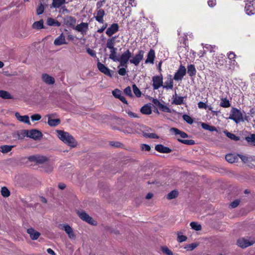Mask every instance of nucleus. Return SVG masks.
<instances>
[{"label": "nucleus", "instance_id": "cd10ccee", "mask_svg": "<svg viewBox=\"0 0 255 255\" xmlns=\"http://www.w3.org/2000/svg\"><path fill=\"white\" fill-rule=\"evenodd\" d=\"M66 3V0H52L51 6L55 8H58Z\"/></svg>", "mask_w": 255, "mask_h": 255}, {"label": "nucleus", "instance_id": "6e6552de", "mask_svg": "<svg viewBox=\"0 0 255 255\" xmlns=\"http://www.w3.org/2000/svg\"><path fill=\"white\" fill-rule=\"evenodd\" d=\"M144 53V51L142 50H139L138 53L129 60L130 63L134 64L135 66H137L143 59Z\"/></svg>", "mask_w": 255, "mask_h": 255}, {"label": "nucleus", "instance_id": "39448f33", "mask_svg": "<svg viewBox=\"0 0 255 255\" xmlns=\"http://www.w3.org/2000/svg\"><path fill=\"white\" fill-rule=\"evenodd\" d=\"M42 136V133L37 129L27 130V137L32 138L34 140H40Z\"/></svg>", "mask_w": 255, "mask_h": 255}, {"label": "nucleus", "instance_id": "3c124183", "mask_svg": "<svg viewBox=\"0 0 255 255\" xmlns=\"http://www.w3.org/2000/svg\"><path fill=\"white\" fill-rule=\"evenodd\" d=\"M161 251L165 254L167 255H173V253L171 251H170L167 247L166 246H161Z\"/></svg>", "mask_w": 255, "mask_h": 255}, {"label": "nucleus", "instance_id": "f03ea898", "mask_svg": "<svg viewBox=\"0 0 255 255\" xmlns=\"http://www.w3.org/2000/svg\"><path fill=\"white\" fill-rule=\"evenodd\" d=\"M229 119L233 120L236 124L244 121L243 114L241 111L236 108L233 107Z\"/></svg>", "mask_w": 255, "mask_h": 255}, {"label": "nucleus", "instance_id": "603ef678", "mask_svg": "<svg viewBox=\"0 0 255 255\" xmlns=\"http://www.w3.org/2000/svg\"><path fill=\"white\" fill-rule=\"evenodd\" d=\"M44 11V7L42 3H40L36 9L37 14L39 15L42 14Z\"/></svg>", "mask_w": 255, "mask_h": 255}, {"label": "nucleus", "instance_id": "e2e57ef3", "mask_svg": "<svg viewBox=\"0 0 255 255\" xmlns=\"http://www.w3.org/2000/svg\"><path fill=\"white\" fill-rule=\"evenodd\" d=\"M110 145L116 147H120L123 145V144L119 142H115V141H111L110 142Z\"/></svg>", "mask_w": 255, "mask_h": 255}, {"label": "nucleus", "instance_id": "dca6fc26", "mask_svg": "<svg viewBox=\"0 0 255 255\" xmlns=\"http://www.w3.org/2000/svg\"><path fill=\"white\" fill-rule=\"evenodd\" d=\"M155 149L157 151L162 153H169L172 151V150L168 147L165 146L161 144L156 145L155 146Z\"/></svg>", "mask_w": 255, "mask_h": 255}, {"label": "nucleus", "instance_id": "4d7b16f0", "mask_svg": "<svg viewBox=\"0 0 255 255\" xmlns=\"http://www.w3.org/2000/svg\"><path fill=\"white\" fill-rule=\"evenodd\" d=\"M177 241L179 243H181L186 241L187 239V237L184 235H180L179 233H177Z\"/></svg>", "mask_w": 255, "mask_h": 255}, {"label": "nucleus", "instance_id": "473e14b6", "mask_svg": "<svg viewBox=\"0 0 255 255\" xmlns=\"http://www.w3.org/2000/svg\"><path fill=\"white\" fill-rule=\"evenodd\" d=\"M32 28L36 29H41L44 28L43 25V20L40 19L39 21L34 22L32 24Z\"/></svg>", "mask_w": 255, "mask_h": 255}, {"label": "nucleus", "instance_id": "c03bdc74", "mask_svg": "<svg viewBox=\"0 0 255 255\" xmlns=\"http://www.w3.org/2000/svg\"><path fill=\"white\" fill-rule=\"evenodd\" d=\"M1 194L4 197H8L10 195V191L6 187L3 186L1 188Z\"/></svg>", "mask_w": 255, "mask_h": 255}, {"label": "nucleus", "instance_id": "a211bd4d", "mask_svg": "<svg viewBox=\"0 0 255 255\" xmlns=\"http://www.w3.org/2000/svg\"><path fill=\"white\" fill-rule=\"evenodd\" d=\"M67 44V42H66L65 37L63 33H62L58 37H57L54 41V44L56 46H60L62 44Z\"/></svg>", "mask_w": 255, "mask_h": 255}, {"label": "nucleus", "instance_id": "7c9ffc66", "mask_svg": "<svg viewBox=\"0 0 255 255\" xmlns=\"http://www.w3.org/2000/svg\"><path fill=\"white\" fill-rule=\"evenodd\" d=\"M14 145H2L0 146V151L3 153H6L10 151Z\"/></svg>", "mask_w": 255, "mask_h": 255}, {"label": "nucleus", "instance_id": "393cba45", "mask_svg": "<svg viewBox=\"0 0 255 255\" xmlns=\"http://www.w3.org/2000/svg\"><path fill=\"white\" fill-rule=\"evenodd\" d=\"M171 75H169L167 80L165 82V85H163V88L167 89H172L173 87V79L171 78Z\"/></svg>", "mask_w": 255, "mask_h": 255}, {"label": "nucleus", "instance_id": "bf43d9fd", "mask_svg": "<svg viewBox=\"0 0 255 255\" xmlns=\"http://www.w3.org/2000/svg\"><path fill=\"white\" fill-rule=\"evenodd\" d=\"M240 202L241 201L240 199H236L233 201L232 202H231V203L230 204V206L232 208H235L238 206Z\"/></svg>", "mask_w": 255, "mask_h": 255}, {"label": "nucleus", "instance_id": "1a4fd4ad", "mask_svg": "<svg viewBox=\"0 0 255 255\" xmlns=\"http://www.w3.org/2000/svg\"><path fill=\"white\" fill-rule=\"evenodd\" d=\"M153 88L154 90H157L160 87H163V77L161 74L160 76H153L152 77Z\"/></svg>", "mask_w": 255, "mask_h": 255}, {"label": "nucleus", "instance_id": "e433bc0d", "mask_svg": "<svg viewBox=\"0 0 255 255\" xmlns=\"http://www.w3.org/2000/svg\"><path fill=\"white\" fill-rule=\"evenodd\" d=\"M224 133L226 134V135L231 139H232L235 141H238L240 140V137L236 136L234 133L230 132L227 130L224 131Z\"/></svg>", "mask_w": 255, "mask_h": 255}, {"label": "nucleus", "instance_id": "f8f14e48", "mask_svg": "<svg viewBox=\"0 0 255 255\" xmlns=\"http://www.w3.org/2000/svg\"><path fill=\"white\" fill-rule=\"evenodd\" d=\"M119 30V25L117 23H114L109 27L106 33L109 37H111L113 34Z\"/></svg>", "mask_w": 255, "mask_h": 255}, {"label": "nucleus", "instance_id": "c9c22d12", "mask_svg": "<svg viewBox=\"0 0 255 255\" xmlns=\"http://www.w3.org/2000/svg\"><path fill=\"white\" fill-rule=\"evenodd\" d=\"M0 97L3 99H11L13 98L9 92L4 90H0Z\"/></svg>", "mask_w": 255, "mask_h": 255}, {"label": "nucleus", "instance_id": "58836bf2", "mask_svg": "<svg viewBox=\"0 0 255 255\" xmlns=\"http://www.w3.org/2000/svg\"><path fill=\"white\" fill-rule=\"evenodd\" d=\"M220 106L223 108H228L231 106V104L227 98H223L221 99Z\"/></svg>", "mask_w": 255, "mask_h": 255}, {"label": "nucleus", "instance_id": "c756f323", "mask_svg": "<svg viewBox=\"0 0 255 255\" xmlns=\"http://www.w3.org/2000/svg\"><path fill=\"white\" fill-rule=\"evenodd\" d=\"M46 24L49 26H53L57 27H59L61 25V23L60 22L51 17H49L47 18Z\"/></svg>", "mask_w": 255, "mask_h": 255}, {"label": "nucleus", "instance_id": "4468645a", "mask_svg": "<svg viewBox=\"0 0 255 255\" xmlns=\"http://www.w3.org/2000/svg\"><path fill=\"white\" fill-rule=\"evenodd\" d=\"M62 229L68 234V237L70 239H74L76 238L75 235L74 234L72 228L68 224H61Z\"/></svg>", "mask_w": 255, "mask_h": 255}, {"label": "nucleus", "instance_id": "774afa93", "mask_svg": "<svg viewBox=\"0 0 255 255\" xmlns=\"http://www.w3.org/2000/svg\"><path fill=\"white\" fill-rule=\"evenodd\" d=\"M118 73L121 76H125L126 74V69L124 67L121 68L118 70Z\"/></svg>", "mask_w": 255, "mask_h": 255}, {"label": "nucleus", "instance_id": "2f4dec72", "mask_svg": "<svg viewBox=\"0 0 255 255\" xmlns=\"http://www.w3.org/2000/svg\"><path fill=\"white\" fill-rule=\"evenodd\" d=\"M245 140L250 145L255 146V134L251 133L250 136H246Z\"/></svg>", "mask_w": 255, "mask_h": 255}, {"label": "nucleus", "instance_id": "7ed1b4c3", "mask_svg": "<svg viewBox=\"0 0 255 255\" xmlns=\"http://www.w3.org/2000/svg\"><path fill=\"white\" fill-rule=\"evenodd\" d=\"M131 57V53L128 49L121 55L120 57H118V60H117V61L120 63L121 66L127 68L128 66L127 63Z\"/></svg>", "mask_w": 255, "mask_h": 255}, {"label": "nucleus", "instance_id": "79ce46f5", "mask_svg": "<svg viewBox=\"0 0 255 255\" xmlns=\"http://www.w3.org/2000/svg\"><path fill=\"white\" fill-rule=\"evenodd\" d=\"M178 195L177 190H172L167 195V198L169 200H171L175 198Z\"/></svg>", "mask_w": 255, "mask_h": 255}, {"label": "nucleus", "instance_id": "bb28decb", "mask_svg": "<svg viewBox=\"0 0 255 255\" xmlns=\"http://www.w3.org/2000/svg\"><path fill=\"white\" fill-rule=\"evenodd\" d=\"M140 112L144 115H150L152 113L151 107L149 104H145L140 109Z\"/></svg>", "mask_w": 255, "mask_h": 255}, {"label": "nucleus", "instance_id": "f704fd0d", "mask_svg": "<svg viewBox=\"0 0 255 255\" xmlns=\"http://www.w3.org/2000/svg\"><path fill=\"white\" fill-rule=\"evenodd\" d=\"M110 49L111 50V54L109 55V58L116 62L117 60H118V57L116 56L117 48L114 47L113 49Z\"/></svg>", "mask_w": 255, "mask_h": 255}, {"label": "nucleus", "instance_id": "8fccbe9b", "mask_svg": "<svg viewBox=\"0 0 255 255\" xmlns=\"http://www.w3.org/2000/svg\"><path fill=\"white\" fill-rule=\"evenodd\" d=\"M182 118L183 120L188 124L191 125L193 123V119L189 116L184 114L183 115Z\"/></svg>", "mask_w": 255, "mask_h": 255}, {"label": "nucleus", "instance_id": "a18cd8bd", "mask_svg": "<svg viewBox=\"0 0 255 255\" xmlns=\"http://www.w3.org/2000/svg\"><path fill=\"white\" fill-rule=\"evenodd\" d=\"M190 226L192 229L196 231H200L202 229L201 225L195 222H192L190 223Z\"/></svg>", "mask_w": 255, "mask_h": 255}, {"label": "nucleus", "instance_id": "37998d69", "mask_svg": "<svg viewBox=\"0 0 255 255\" xmlns=\"http://www.w3.org/2000/svg\"><path fill=\"white\" fill-rule=\"evenodd\" d=\"M177 140L182 143L187 145H194L195 144V141L192 139H182L177 138Z\"/></svg>", "mask_w": 255, "mask_h": 255}, {"label": "nucleus", "instance_id": "f257e3e1", "mask_svg": "<svg viewBox=\"0 0 255 255\" xmlns=\"http://www.w3.org/2000/svg\"><path fill=\"white\" fill-rule=\"evenodd\" d=\"M59 139L64 143L67 144L71 147L76 146L77 142L74 137L69 132L61 130L56 131Z\"/></svg>", "mask_w": 255, "mask_h": 255}, {"label": "nucleus", "instance_id": "6e6d98bb", "mask_svg": "<svg viewBox=\"0 0 255 255\" xmlns=\"http://www.w3.org/2000/svg\"><path fill=\"white\" fill-rule=\"evenodd\" d=\"M124 92L126 95L129 96L130 98L133 97V95L131 92V88L129 86L126 87L124 89Z\"/></svg>", "mask_w": 255, "mask_h": 255}, {"label": "nucleus", "instance_id": "ea45409f", "mask_svg": "<svg viewBox=\"0 0 255 255\" xmlns=\"http://www.w3.org/2000/svg\"><path fill=\"white\" fill-rule=\"evenodd\" d=\"M199 246V243H193L191 244H188L185 246L184 247V249H186L187 251H191L194 250L196 247Z\"/></svg>", "mask_w": 255, "mask_h": 255}, {"label": "nucleus", "instance_id": "4c0bfd02", "mask_svg": "<svg viewBox=\"0 0 255 255\" xmlns=\"http://www.w3.org/2000/svg\"><path fill=\"white\" fill-rule=\"evenodd\" d=\"M201 127L203 129L209 130L210 131L217 130L216 128L214 126H210L204 123H202L201 124Z\"/></svg>", "mask_w": 255, "mask_h": 255}, {"label": "nucleus", "instance_id": "09e8293b", "mask_svg": "<svg viewBox=\"0 0 255 255\" xmlns=\"http://www.w3.org/2000/svg\"><path fill=\"white\" fill-rule=\"evenodd\" d=\"M112 94L117 99H120V98L122 96V91L118 89H115L114 90L112 91Z\"/></svg>", "mask_w": 255, "mask_h": 255}, {"label": "nucleus", "instance_id": "052dcab7", "mask_svg": "<svg viewBox=\"0 0 255 255\" xmlns=\"http://www.w3.org/2000/svg\"><path fill=\"white\" fill-rule=\"evenodd\" d=\"M86 52L92 57H96V54L94 50L91 49L90 48H87L86 49Z\"/></svg>", "mask_w": 255, "mask_h": 255}, {"label": "nucleus", "instance_id": "aec40b11", "mask_svg": "<svg viewBox=\"0 0 255 255\" xmlns=\"http://www.w3.org/2000/svg\"><path fill=\"white\" fill-rule=\"evenodd\" d=\"M88 28V23L82 22L80 24L77 25L75 27L74 26V28H73L79 32H81L82 34H83L84 32H86Z\"/></svg>", "mask_w": 255, "mask_h": 255}, {"label": "nucleus", "instance_id": "6ab92c4d", "mask_svg": "<svg viewBox=\"0 0 255 255\" xmlns=\"http://www.w3.org/2000/svg\"><path fill=\"white\" fill-rule=\"evenodd\" d=\"M15 116L17 120H18L19 121L25 124L30 125V122L29 121V118L28 116H20L19 113L16 112L15 113Z\"/></svg>", "mask_w": 255, "mask_h": 255}, {"label": "nucleus", "instance_id": "b1692460", "mask_svg": "<svg viewBox=\"0 0 255 255\" xmlns=\"http://www.w3.org/2000/svg\"><path fill=\"white\" fill-rule=\"evenodd\" d=\"M42 79L45 83L49 85H52L55 83V79L47 74H43Z\"/></svg>", "mask_w": 255, "mask_h": 255}, {"label": "nucleus", "instance_id": "f3484780", "mask_svg": "<svg viewBox=\"0 0 255 255\" xmlns=\"http://www.w3.org/2000/svg\"><path fill=\"white\" fill-rule=\"evenodd\" d=\"M27 233L29 235L30 237L32 240H37L40 236V233L34 229L31 228L27 230Z\"/></svg>", "mask_w": 255, "mask_h": 255}, {"label": "nucleus", "instance_id": "c85d7f7f", "mask_svg": "<svg viewBox=\"0 0 255 255\" xmlns=\"http://www.w3.org/2000/svg\"><path fill=\"white\" fill-rule=\"evenodd\" d=\"M173 101L172 102V104L176 105H180L183 104L184 97H177L176 93H175V95L173 96Z\"/></svg>", "mask_w": 255, "mask_h": 255}, {"label": "nucleus", "instance_id": "a878e982", "mask_svg": "<svg viewBox=\"0 0 255 255\" xmlns=\"http://www.w3.org/2000/svg\"><path fill=\"white\" fill-rule=\"evenodd\" d=\"M105 14V11L103 9H99L97 11V15L95 16L96 20L101 23H103V17Z\"/></svg>", "mask_w": 255, "mask_h": 255}, {"label": "nucleus", "instance_id": "9b49d317", "mask_svg": "<svg viewBox=\"0 0 255 255\" xmlns=\"http://www.w3.org/2000/svg\"><path fill=\"white\" fill-rule=\"evenodd\" d=\"M255 243L254 241H250L245 238H240L237 241V245L239 247L245 249L251 246Z\"/></svg>", "mask_w": 255, "mask_h": 255}, {"label": "nucleus", "instance_id": "2eb2a0df", "mask_svg": "<svg viewBox=\"0 0 255 255\" xmlns=\"http://www.w3.org/2000/svg\"><path fill=\"white\" fill-rule=\"evenodd\" d=\"M54 116V114L47 115V117H48L47 124L51 127H55L59 125L61 123V121L59 119H51V118L53 117Z\"/></svg>", "mask_w": 255, "mask_h": 255}, {"label": "nucleus", "instance_id": "0eeeda50", "mask_svg": "<svg viewBox=\"0 0 255 255\" xmlns=\"http://www.w3.org/2000/svg\"><path fill=\"white\" fill-rule=\"evenodd\" d=\"M27 129H21L12 132L11 135L14 140H22L27 136Z\"/></svg>", "mask_w": 255, "mask_h": 255}, {"label": "nucleus", "instance_id": "423d86ee", "mask_svg": "<svg viewBox=\"0 0 255 255\" xmlns=\"http://www.w3.org/2000/svg\"><path fill=\"white\" fill-rule=\"evenodd\" d=\"M186 69L184 66L181 64L175 73L173 79L176 81H181L186 74Z\"/></svg>", "mask_w": 255, "mask_h": 255}, {"label": "nucleus", "instance_id": "864d4df0", "mask_svg": "<svg viewBox=\"0 0 255 255\" xmlns=\"http://www.w3.org/2000/svg\"><path fill=\"white\" fill-rule=\"evenodd\" d=\"M47 160V158L45 156L39 155L36 156V163L41 164L46 161Z\"/></svg>", "mask_w": 255, "mask_h": 255}, {"label": "nucleus", "instance_id": "412c9836", "mask_svg": "<svg viewBox=\"0 0 255 255\" xmlns=\"http://www.w3.org/2000/svg\"><path fill=\"white\" fill-rule=\"evenodd\" d=\"M155 51L153 49H150L148 53L147 58L145 61V63L153 64L155 58Z\"/></svg>", "mask_w": 255, "mask_h": 255}, {"label": "nucleus", "instance_id": "20e7f679", "mask_svg": "<svg viewBox=\"0 0 255 255\" xmlns=\"http://www.w3.org/2000/svg\"><path fill=\"white\" fill-rule=\"evenodd\" d=\"M77 214L81 219L92 225H96V221L84 211H77Z\"/></svg>", "mask_w": 255, "mask_h": 255}, {"label": "nucleus", "instance_id": "338daca9", "mask_svg": "<svg viewBox=\"0 0 255 255\" xmlns=\"http://www.w3.org/2000/svg\"><path fill=\"white\" fill-rule=\"evenodd\" d=\"M115 43L114 42H112L108 40H107V42L106 43V47L109 49H113L115 47Z\"/></svg>", "mask_w": 255, "mask_h": 255}, {"label": "nucleus", "instance_id": "69168bd1", "mask_svg": "<svg viewBox=\"0 0 255 255\" xmlns=\"http://www.w3.org/2000/svg\"><path fill=\"white\" fill-rule=\"evenodd\" d=\"M61 8L60 9V10H59V12H61L63 14H64L65 13H69L70 12V11L69 10H68L65 5H62V6H61Z\"/></svg>", "mask_w": 255, "mask_h": 255}, {"label": "nucleus", "instance_id": "4be33fe9", "mask_svg": "<svg viewBox=\"0 0 255 255\" xmlns=\"http://www.w3.org/2000/svg\"><path fill=\"white\" fill-rule=\"evenodd\" d=\"M170 131L174 132L175 135H179L181 138H185L189 137L186 132L180 130L176 128H171L170 129Z\"/></svg>", "mask_w": 255, "mask_h": 255}, {"label": "nucleus", "instance_id": "5701e85b", "mask_svg": "<svg viewBox=\"0 0 255 255\" xmlns=\"http://www.w3.org/2000/svg\"><path fill=\"white\" fill-rule=\"evenodd\" d=\"M226 160L229 163H233L238 161V154L235 155L232 153H228L225 156Z\"/></svg>", "mask_w": 255, "mask_h": 255}, {"label": "nucleus", "instance_id": "de8ad7c7", "mask_svg": "<svg viewBox=\"0 0 255 255\" xmlns=\"http://www.w3.org/2000/svg\"><path fill=\"white\" fill-rule=\"evenodd\" d=\"M143 136L146 138H158L159 136L154 133H146L145 132H143Z\"/></svg>", "mask_w": 255, "mask_h": 255}, {"label": "nucleus", "instance_id": "0e129e2a", "mask_svg": "<svg viewBox=\"0 0 255 255\" xmlns=\"http://www.w3.org/2000/svg\"><path fill=\"white\" fill-rule=\"evenodd\" d=\"M198 106L199 108L200 109H206L208 107V106L206 105V104L203 102H199L198 103Z\"/></svg>", "mask_w": 255, "mask_h": 255}, {"label": "nucleus", "instance_id": "a19ab883", "mask_svg": "<svg viewBox=\"0 0 255 255\" xmlns=\"http://www.w3.org/2000/svg\"><path fill=\"white\" fill-rule=\"evenodd\" d=\"M238 157H240L242 162L245 163L253 161L252 157H248L246 155H243L240 154H238Z\"/></svg>", "mask_w": 255, "mask_h": 255}, {"label": "nucleus", "instance_id": "49530a36", "mask_svg": "<svg viewBox=\"0 0 255 255\" xmlns=\"http://www.w3.org/2000/svg\"><path fill=\"white\" fill-rule=\"evenodd\" d=\"M132 87L133 92L135 95L138 98L140 97L141 96V93L140 90L138 89V88L136 86V85L135 84H134L132 85Z\"/></svg>", "mask_w": 255, "mask_h": 255}, {"label": "nucleus", "instance_id": "5fc2aeb1", "mask_svg": "<svg viewBox=\"0 0 255 255\" xmlns=\"http://www.w3.org/2000/svg\"><path fill=\"white\" fill-rule=\"evenodd\" d=\"M159 109L161 111L164 112H166V113H172V111L170 108H169L167 106L164 105L162 104L160 106Z\"/></svg>", "mask_w": 255, "mask_h": 255}, {"label": "nucleus", "instance_id": "680f3d73", "mask_svg": "<svg viewBox=\"0 0 255 255\" xmlns=\"http://www.w3.org/2000/svg\"><path fill=\"white\" fill-rule=\"evenodd\" d=\"M141 148L142 150L146 151H149L151 149L150 145L147 144H142L141 145Z\"/></svg>", "mask_w": 255, "mask_h": 255}, {"label": "nucleus", "instance_id": "9d476101", "mask_svg": "<svg viewBox=\"0 0 255 255\" xmlns=\"http://www.w3.org/2000/svg\"><path fill=\"white\" fill-rule=\"evenodd\" d=\"M65 25L71 28H74L76 23V19L72 16L67 15L62 18Z\"/></svg>", "mask_w": 255, "mask_h": 255}, {"label": "nucleus", "instance_id": "72a5a7b5", "mask_svg": "<svg viewBox=\"0 0 255 255\" xmlns=\"http://www.w3.org/2000/svg\"><path fill=\"white\" fill-rule=\"evenodd\" d=\"M187 73L191 77L194 76L196 74L195 67L193 64H190L187 67Z\"/></svg>", "mask_w": 255, "mask_h": 255}, {"label": "nucleus", "instance_id": "13d9d810", "mask_svg": "<svg viewBox=\"0 0 255 255\" xmlns=\"http://www.w3.org/2000/svg\"><path fill=\"white\" fill-rule=\"evenodd\" d=\"M30 118L32 121H37L41 119V116L40 114H35L32 115Z\"/></svg>", "mask_w": 255, "mask_h": 255}, {"label": "nucleus", "instance_id": "ddd939ff", "mask_svg": "<svg viewBox=\"0 0 255 255\" xmlns=\"http://www.w3.org/2000/svg\"><path fill=\"white\" fill-rule=\"evenodd\" d=\"M97 67L100 72L107 76L112 77L113 75L111 74V70L104 64L98 61L97 63Z\"/></svg>", "mask_w": 255, "mask_h": 255}]
</instances>
